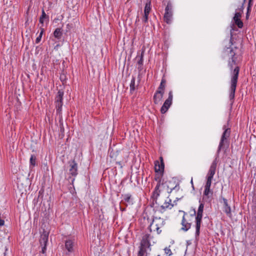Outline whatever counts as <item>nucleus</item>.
<instances>
[{
	"instance_id": "1",
	"label": "nucleus",
	"mask_w": 256,
	"mask_h": 256,
	"mask_svg": "<svg viewBox=\"0 0 256 256\" xmlns=\"http://www.w3.org/2000/svg\"><path fill=\"white\" fill-rule=\"evenodd\" d=\"M226 55L228 57V66L232 70L234 65L238 64V58L242 55L240 48L238 46L227 48L224 52Z\"/></svg>"
},
{
	"instance_id": "2",
	"label": "nucleus",
	"mask_w": 256,
	"mask_h": 256,
	"mask_svg": "<svg viewBox=\"0 0 256 256\" xmlns=\"http://www.w3.org/2000/svg\"><path fill=\"white\" fill-rule=\"evenodd\" d=\"M233 74L231 78V84L230 89V95L229 98L232 104L234 102L235 97V92L236 90L238 77L240 72V68L238 66H236L233 70Z\"/></svg>"
},
{
	"instance_id": "3",
	"label": "nucleus",
	"mask_w": 256,
	"mask_h": 256,
	"mask_svg": "<svg viewBox=\"0 0 256 256\" xmlns=\"http://www.w3.org/2000/svg\"><path fill=\"white\" fill-rule=\"evenodd\" d=\"M165 220L159 217H155L153 218L152 222L148 228L150 232H152L153 229L154 231H156L158 234H160L162 232L160 228L164 225Z\"/></svg>"
},
{
	"instance_id": "4",
	"label": "nucleus",
	"mask_w": 256,
	"mask_h": 256,
	"mask_svg": "<svg viewBox=\"0 0 256 256\" xmlns=\"http://www.w3.org/2000/svg\"><path fill=\"white\" fill-rule=\"evenodd\" d=\"M204 208V204H200L196 216V238H198L200 234V228L202 221V214Z\"/></svg>"
},
{
	"instance_id": "5",
	"label": "nucleus",
	"mask_w": 256,
	"mask_h": 256,
	"mask_svg": "<svg viewBox=\"0 0 256 256\" xmlns=\"http://www.w3.org/2000/svg\"><path fill=\"white\" fill-rule=\"evenodd\" d=\"M223 130L224 132L222 136L220 142L218 146L217 153L219 154L222 148L226 145V148L228 146V138L230 137V128H226V125L223 126Z\"/></svg>"
},
{
	"instance_id": "6",
	"label": "nucleus",
	"mask_w": 256,
	"mask_h": 256,
	"mask_svg": "<svg viewBox=\"0 0 256 256\" xmlns=\"http://www.w3.org/2000/svg\"><path fill=\"white\" fill-rule=\"evenodd\" d=\"M162 184L166 187L168 194L171 193L172 190L178 191L180 189L178 182H176V180L174 178L165 182H164V180H162Z\"/></svg>"
},
{
	"instance_id": "7",
	"label": "nucleus",
	"mask_w": 256,
	"mask_h": 256,
	"mask_svg": "<svg viewBox=\"0 0 256 256\" xmlns=\"http://www.w3.org/2000/svg\"><path fill=\"white\" fill-rule=\"evenodd\" d=\"M172 14V5L170 2H168L165 8V12L164 16V21L166 24H170Z\"/></svg>"
},
{
	"instance_id": "8",
	"label": "nucleus",
	"mask_w": 256,
	"mask_h": 256,
	"mask_svg": "<svg viewBox=\"0 0 256 256\" xmlns=\"http://www.w3.org/2000/svg\"><path fill=\"white\" fill-rule=\"evenodd\" d=\"M64 94V90H60L55 98L56 107V112L58 113H60L62 110Z\"/></svg>"
},
{
	"instance_id": "9",
	"label": "nucleus",
	"mask_w": 256,
	"mask_h": 256,
	"mask_svg": "<svg viewBox=\"0 0 256 256\" xmlns=\"http://www.w3.org/2000/svg\"><path fill=\"white\" fill-rule=\"evenodd\" d=\"M172 90L168 92V98L165 100L163 105L160 108V112L162 114H165L169 108L172 104Z\"/></svg>"
},
{
	"instance_id": "10",
	"label": "nucleus",
	"mask_w": 256,
	"mask_h": 256,
	"mask_svg": "<svg viewBox=\"0 0 256 256\" xmlns=\"http://www.w3.org/2000/svg\"><path fill=\"white\" fill-rule=\"evenodd\" d=\"M150 236L149 234H146L142 237V240H141L140 250H142L144 252L146 251V248H148L150 247Z\"/></svg>"
},
{
	"instance_id": "11",
	"label": "nucleus",
	"mask_w": 256,
	"mask_h": 256,
	"mask_svg": "<svg viewBox=\"0 0 256 256\" xmlns=\"http://www.w3.org/2000/svg\"><path fill=\"white\" fill-rule=\"evenodd\" d=\"M70 166L69 173L72 176H76L78 174V164L75 161L74 159L70 160L68 162Z\"/></svg>"
},
{
	"instance_id": "12",
	"label": "nucleus",
	"mask_w": 256,
	"mask_h": 256,
	"mask_svg": "<svg viewBox=\"0 0 256 256\" xmlns=\"http://www.w3.org/2000/svg\"><path fill=\"white\" fill-rule=\"evenodd\" d=\"M160 162L158 160L154 162V170L156 173H164V164L162 158L160 157Z\"/></svg>"
},
{
	"instance_id": "13",
	"label": "nucleus",
	"mask_w": 256,
	"mask_h": 256,
	"mask_svg": "<svg viewBox=\"0 0 256 256\" xmlns=\"http://www.w3.org/2000/svg\"><path fill=\"white\" fill-rule=\"evenodd\" d=\"M184 214L181 222V224L182 225L181 230L184 232H186L190 228L192 222L186 219V216L187 215V214L184 212Z\"/></svg>"
},
{
	"instance_id": "14",
	"label": "nucleus",
	"mask_w": 256,
	"mask_h": 256,
	"mask_svg": "<svg viewBox=\"0 0 256 256\" xmlns=\"http://www.w3.org/2000/svg\"><path fill=\"white\" fill-rule=\"evenodd\" d=\"M164 92L159 90H156L153 96L154 102L158 104L162 98Z\"/></svg>"
},
{
	"instance_id": "15",
	"label": "nucleus",
	"mask_w": 256,
	"mask_h": 256,
	"mask_svg": "<svg viewBox=\"0 0 256 256\" xmlns=\"http://www.w3.org/2000/svg\"><path fill=\"white\" fill-rule=\"evenodd\" d=\"M48 232L44 230L42 234H41L40 238V243L41 246L43 245L47 246L48 241Z\"/></svg>"
},
{
	"instance_id": "16",
	"label": "nucleus",
	"mask_w": 256,
	"mask_h": 256,
	"mask_svg": "<svg viewBox=\"0 0 256 256\" xmlns=\"http://www.w3.org/2000/svg\"><path fill=\"white\" fill-rule=\"evenodd\" d=\"M220 201V202H223L224 203V211L226 214L228 216L231 214V208L230 206L228 204V200L224 198H222Z\"/></svg>"
},
{
	"instance_id": "17",
	"label": "nucleus",
	"mask_w": 256,
	"mask_h": 256,
	"mask_svg": "<svg viewBox=\"0 0 256 256\" xmlns=\"http://www.w3.org/2000/svg\"><path fill=\"white\" fill-rule=\"evenodd\" d=\"M140 84V80L138 82L137 84L136 83V78L132 76L131 80L130 87V93L132 94L136 89L138 88Z\"/></svg>"
},
{
	"instance_id": "18",
	"label": "nucleus",
	"mask_w": 256,
	"mask_h": 256,
	"mask_svg": "<svg viewBox=\"0 0 256 256\" xmlns=\"http://www.w3.org/2000/svg\"><path fill=\"white\" fill-rule=\"evenodd\" d=\"M122 197L124 200H122L121 203L124 204L125 206H127L128 204L126 203H128L129 204H132V195L130 194H122Z\"/></svg>"
},
{
	"instance_id": "19",
	"label": "nucleus",
	"mask_w": 256,
	"mask_h": 256,
	"mask_svg": "<svg viewBox=\"0 0 256 256\" xmlns=\"http://www.w3.org/2000/svg\"><path fill=\"white\" fill-rule=\"evenodd\" d=\"M160 188L155 187L154 190L152 192V198L154 200V201H155V202L156 203V200L158 199V198L160 196Z\"/></svg>"
},
{
	"instance_id": "20",
	"label": "nucleus",
	"mask_w": 256,
	"mask_h": 256,
	"mask_svg": "<svg viewBox=\"0 0 256 256\" xmlns=\"http://www.w3.org/2000/svg\"><path fill=\"white\" fill-rule=\"evenodd\" d=\"M62 36V31L61 28H57L54 32V36L57 40H60Z\"/></svg>"
},
{
	"instance_id": "21",
	"label": "nucleus",
	"mask_w": 256,
	"mask_h": 256,
	"mask_svg": "<svg viewBox=\"0 0 256 256\" xmlns=\"http://www.w3.org/2000/svg\"><path fill=\"white\" fill-rule=\"evenodd\" d=\"M73 242L70 240H66L65 242L66 248L68 252H72L73 251Z\"/></svg>"
},
{
	"instance_id": "22",
	"label": "nucleus",
	"mask_w": 256,
	"mask_h": 256,
	"mask_svg": "<svg viewBox=\"0 0 256 256\" xmlns=\"http://www.w3.org/2000/svg\"><path fill=\"white\" fill-rule=\"evenodd\" d=\"M204 196L208 198L212 197L213 191L210 189V188H204Z\"/></svg>"
},
{
	"instance_id": "23",
	"label": "nucleus",
	"mask_w": 256,
	"mask_h": 256,
	"mask_svg": "<svg viewBox=\"0 0 256 256\" xmlns=\"http://www.w3.org/2000/svg\"><path fill=\"white\" fill-rule=\"evenodd\" d=\"M166 80L164 77V76L162 78L160 84L158 88V90L164 92V90H165V88L166 86Z\"/></svg>"
},
{
	"instance_id": "24",
	"label": "nucleus",
	"mask_w": 256,
	"mask_h": 256,
	"mask_svg": "<svg viewBox=\"0 0 256 256\" xmlns=\"http://www.w3.org/2000/svg\"><path fill=\"white\" fill-rule=\"evenodd\" d=\"M170 206V208H171L173 207L174 204H172V200L171 199L168 198V200H166L164 203V205H162L160 206V208L162 210H165L166 208H168L169 206Z\"/></svg>"
},
{
	"instance_id": "25",
	"label": "nucleus",
	"mask_w": 256,
	"mask_h": 256,
	"mask_svg": "<svg viewBox=\"0 0 256 256\" xmlns=\"http://www.w3.org/2000/svg\"><path fill=\"white\" fill-rule=\"evenodd\" d=\"M214 175L208 174L206 176V182L204 188H210L212 180Z\"/></svg>"
},
{
	"instance_id": "26",
	"label": "nucleus",
	"mask_w": 256,
	"mask_h": 256,
	"mask_svg": "<svg viewBox=\"0 0 256 256\" xmlns=\"http://www.w3.org/2000/svg\"><path fill=\"white\" fill-rule=\"evenodd\" d=\"M151 10V1L150 0H147L144 8V13L150 14Z\"/></svg>"
},
{
	"instance_id": "27",
	"label": "nucleus",
	"mask_w": 256,
	"mask_h": 256,
	"mask_svg": "<svg viewBox=\"0 0 256 256\" xmlns=\"http://www.w3.org/2000/svg\"><path fill=\"white\" fill-rule=\"evenodd\" d=\"M233 21L234 24L237 26L238 28H242L243 27L244 24L240 18H233Z\"/></svg>"
},
{
	"instance_id": "28",
	"label": "nucleus",
	"mask_w": 256,
	"mask_h": 256,
	"mask_svg": "<svg viewBox=\"0 0 256 256\" xmlns=\"http://www.w3.org/2000/svg\"><path fill=\"white\" fill-rule=\"evenodd\" d=\"M216 166H217L216 164H215V163L214 164L212 162V164L210 166V168L209 169L208 174H210L214 175V174L216 173Z\"/></svg>"
},
{
	"instance_id": "29",
	"label": "nucleus",
	"mask_w": 256,
	"mask_h": 256,
	"mask_svg": "<svg viewBox=\"0 0 256 256\" xmlns=\"http://www.w3.org/2000/svg\"><path fill=\"white\" fill-rule=\"evenodd\" d=\"M114 156H116V158H114V160L116 161V164H118V165L120 166V168H122V160H120L118 158H117V154H116L115 152H111L110 154V156L111 158H113Z\"/></svg>"
},
{
	"instance_id": "30",
	"label": "nucleus",
	"mask_w": 256,
	"mask_h": 256,
	"mask_svg": "<svg viewBox=\"0 0 256 256\" xmlns=\"http://www.w3.org/2000/svg\"><path fill=\"white\" fill-rule=\"evenodd\" d=\"M44 18L48 19V16L46 14L44 10H42V15H41V16H40V20H39L40 22L43 24H44Z\"/></svg>"
},
{
	"instance_id": "31",
	"label": "nucleus",
	"mask_w": 256,
	"mask_h": 256,
	"mask_svg": "<svg viewBox=\"0 0 256 256\" xmlns=\"http://www.w3.org/2000/svg\"><path fill=\"white\" fill-rule=\"evenodd\" d=\"M30 164L33 167L36 165V156L34 154H32L30 158Z\"/></svg>"
},
{
	"instance_id": "32",
	"label": "nucleus",
	"mask_w": 256,
	"mask_h": 256,
	"mask_svg": "<svg viewBox=\"0 0 256 256\" xmlns=\"http://www.w3.org/2000/svg\"><path fill=\"white\" fill-rule=\"evenodd\" d=\"M40 35L38 37L36 38V44H38V42H40V41L41 40V38H42V35L44 31V28H40Z\"/></svg>"
},
{
	"instance_id": "33",
	"label": "nucleus",
	"mask_w": 256,
	"mask_h": 256,
	"mask_svg": "<svg viewBox=\"0 0 256 256\" xmlns=\"http://www.w3.org/2000/svg\"><path fill=\"white\" fill-rule=\"evenodd\" d=\"M163 175L164 173H156L154 177V180L156 181H160L162 180V178Z\"/></svg>"
},
{
	"instance_id": "34",
	"label": "nucleus",
	"mask_w": 256,
	"mask_h": 256,
	"mask_svg": "<svg viewBox=\"0 0 256 256\" xmlns=\"http://www.w3.org/2000/svg\"><path fill=\"white\" fill-rule=\"evenodd\" d=\"M148 14L144 13V16L142 18V21L144 23H146L148 22Z\"/></svg>"
},
{
	"instance_id": "35",
	"label": "nucleus",
	"mask_w": 256,
	"mask_h": 256,
	"mask_svg": "<svg viewBox=\"0 0 256 256\" xmlns=\"http://www.w3.org/2000/svg\"><path fill=\"white\" fill-rule=\"evenodd\" d=\"M164 252L165 254L168 256H171L172 253L171 251V250L169 248H166L164 249Z\"/></svg>"
},
{
	"instance_id": "36",
	"label": "nucleus",
	"mask_w": 256,
	"mask_h": 256,
	"mask_svg": "<svg viewBox=\"0 0 256 256\" xmlns=\"http://www.w3.org/2000/svg\"><path fill=\"white\" fill-rule=\"evenodd\" d=\"M242 12H240L236 11V13L234 14V16L233 17V18H240L242 17Z\"/></svg>"
},
{
	"instance_id": "37",
	"label": "nucleus",
	"mask_w": 256,
	"mask_h": 256,
	"mask_svg": "<svg viewBox=\"0 0 256 256\" xmlns=\"http://www.w3.org/2000/svg\"><path fill=\"white\" fill-rule=\"evenodd\" d=\"M144 52H142L140 56V58L138 62V66H142L143 64V56H144Z\"/></svg>"
},
{
	"instance_id": "38",
	"label": "nucleus",
	"mask_w": 256,
	"mask_h": 256,
	"mask_svg": "<svg viewBox=\"0 0 256 256\" xmlns=\"http://www.w3.org/2000/svg\"><path fill=\"white\" fill-rule=\"evenodd\" d=\"M44 192V190L43 189H41L39 191L38 200H42Z\"/></svg>"
},
{
	"instance_id": "39",
	"label": "nucleus",
	"mask_w": 256,
	"mask_h": 256,
	"mask_svg": "<svg viewBox=\"0 0 256 256\" xmlns=\"http://www.w3.org/2000/svg\"><path fill=\"white\" fill-rule=\"evenodd\" d=\"M73 28V24H66V32L70 31Z\"/></svg>"
},
{
	"instance_id": "40",
	"label": "nucleus",
	"mask_w": 256,
	"mask_h": 256,
	"mask_svg": "<svg viewBox=\"0 0 256 256\" xmlns=\"http://www.w3.org/2000/svg\"><path fill=\"white\" fill-rule=\"evenodd\" d=\"M145 253H146V252H144L142 250H140L138 252V256H144V255Z\"/></svg>"
},
{
	"instance_id": "41",
	"label": "nucleus",
	"mask_w": 256,
	"mask_h": 256,
	"mask_svg": "<svg viewBox=\"0 0 256 256\" xmlns=\"http://www.w3.org/2000/svg\"><path fill=\"white\" fill-rule=\"evenodd\" d=\"M244 4H242V5L240 6V7L238 9H236V11H239L241 12H243V10H244Z\"/></svg>"
},
{
	"instance_id": "42",
	"label": "nucleus",
	"mask_w": 256,
	"mask_h": 256,
	"mask_svg": "<svg viewBox=\"0 0 256 256\" xmlns=\"http://www.w3.org/2000/svg\"><path fill=\"white\" fill-rule=\"evenodd\" d=\"M254 202L255 204V206L252 208V211L254 212L256 214V198H254Z\"/></svg>"
},
{
	"instance_id": "43",
	"label": "nucleus",
	"mask_w": 256,
	"mask_h": 256,
	"mask_svg": "<svg viewBox=\"0 0 256 256\" xmlns=\"http://www.w3.org/2000/svg\"><path fill=\"white\" fill-rule=\"evenodd\" d=\"M42 246V254H44L46 251V246H44V245H43Z\"/></svg>"
},
{
	"instance_id": "44",
	"label": "nucleus",
	"mask_w": 256,
	"mask_h": 256,
	"mask_svg": "<svg viewBox=\"0 0 256 256\" xmlns=\"http://www.w3.org/2000/svg\"><path fill=\"white\" fill-rule=\"evenodd\" d=\"M158 182H157V184H156V187H158V188H160V186L162 185V180H160V181H156Z\"/></svg>"
},
{
	"instance_id": "45",
	"label": "nucleus",
	"mask_w": 256,
	"mask_h": 256,
	"mask_svg": "<svg viewBox=\"0 0 256 256\" xmlns=\"http://www.w3.org/2000/svg\"><path fill=\"white\" fill-rule=\"evenodd\" d=\"M192 214H190V216H196V210L194 208H192Z\"/></svg>"
},
{
	"instance_id": "46",
	"label": "nucleus",
	"mask_w": 256,
	"mask_h": 256,
	"mask_svg": "<svg viewBox=\"0 0 256 256\" xmlns=\"http://www.w3.org/2000/svg\"><path fill=\"white\" fill-rule=\"evenodd\" d=\"M192 214H190V216H196V210L194 208H192Z\"/></svg>"
},
{
	"instance_id": "47",
	"label": "nucleus",
	"mask_w": 256,
	"mask_h": 256,
	"mask_svg": "<svg viewBox=\"0 0 256 256\" xmlns=\"http://www.w3.org/2000/svg\"><path fill=\"white\" fill-rule=\"evenodd\" d=\"M154 204H157V202L156 203L155 202V201H154V200L152 199V202L150 204V206L152 208L154 207Z\"/></svg>"
},
{
	"instance_id": "48",
	"label": "nucleus",
	"mask_w": 256,
	"mask_h": 256,
	"mask_svg": "<svg viewBox=\"0 0 256 256\" xmlns=\"http://www.w3.org/2000/svg\"><path fill=\"white\" fill-rule=\"evenodd\" d=\"M251 6H248V8H247V12H248V13H250V12H251Z\"/></svg>"
},
{
	"instance_id": "49",
	"label": "nucleus",
	"mask_w": 256,
	"mask_h": 256,
	"mask_svg": "<svg viewBox=\"0 0 256 256\" xmlns=\"http://www.w3.org/2000/svg\"><path fill=\"white\" fill-rule=\"evenodd\" d=\"M252 2L253 0H248V6H250L252 7Z\"/></svg>"
},
{
	"instance_id": "50",
	"label": "nucleus",
	"mask_w": 256,
	"mask_h": 256,
	"mask_svg": "<svg viewBox=\"0 0 256 256\" xmlns=\"http://www.w3.org/2000/svg\"><path fill=\"white\" fill-rule=\"evenodd\" d=\"M218 160L217 158H216L212 162V163H214H214H215V164H218Z\"/></svg>"
},
{
	"instance_id": "51",
	"label": "nucleus",
	"mask_w": 256,
	"mask_h": 256,
	"mask_svg": "<svg viewBox=\"0 0 256 256\" xmlns=\"http://www.w3.org/2000/svg\"><path fill=\"white\" fill-rule=\"evenodd\" d=\"M250 13H248V12H246V18L248 19L250 16Z\"/></svg>"
},
{
	"instance_id": "52",
	"label": "nucleus",
	"mask_w": 256,
	"mask_h": 256,
	"mask_svg": "<svg viewBox=\"0 0 256 256\" xmlns=\"http://www.w3.org/2000/svg\"><path fill=\"white\" fill-rule=\"evenodd\" d=\"M138 68L140 71L142 70V66H138Z\"/></svg>"
},
{
	"instance_id": "53",
	"label": "nucleus",
	"mask_w": 256,
	"mask_h": 256,
	"mask_svg": "<svg viewBox=\"0 0 256 256\" xmlns=\"http://www.w3.org/2000/svg\"><path fill=\"white\" fill-rule=\"evenodd\" d=\"M60 132H64V128L63 126L62 127H60Z\"/></svg>"
},
{
	"instance_id": "54",
	"label": "nucleus",
	"mask_w": 256,
	"mask_h": 256,
	"mask_svg": "<svg viewBox=\"0 0 256 256\" xmlns=\"http://www.w3.org/2000/svg\"><path fill=\"white\" fill-rule=\"evenodd\" d=\"M232 42H233V39L231 37L230 38V42L232 43V45H234L233 43H232Z\"/></svg>"
},
{
	"instance_id": "55",
	"label": "nucleus",
	"mask_w": 256,
	"mask_h": 256,
	"mask_svg": "<svg viewBox=\"0 0 256 256\" xmlns=\"http://www.w3.org/2000/svg\"><path fill=\"white\" fill-rule=\"evenodd\" d=\"M190 182L192 184V188H194V185H193L192 179Z\"/></svg>"
},
{
	"instance_id": "56",
	"label": "nucleus",
	"mask_w": 256,
	"mask_h": 256,
	"mask_svg": "<svg viewBox=\"0 0 256 256\" xmlns=\"http://www.w3.org/2000/svg\"><path fill=\"white\" fill-rule=\"evenodd\" d=\"M139 20H140V19L138 18V17H137L136 20V22H137L138 21H139Z\"/></svg>"
},
{
	"instance_id": "57",
	"label": "nucleus",
	"mask_w": 256,
	"mask_h": 256,
	"mask_svg": "<svg viewBox=\"0 0 256 256\" xmlns=\"http://www.w3.org/2000/svg\"><path fill=\"white\" fill-rule=\"evenodd\" d=\"M246 0H244V2L242 4H244L245 2H246Z\"/></svg>"
},
{
	"instance_id": "58",
	"label": "nucleus",
	"mask_w": 256,
	"mask_h": 256,
	"mask_svg": "<svg viewBox=\"0 0 256 256\" xmlns=\"http://www.w3.org/2000/svg\"><path fill=\"white\" fill-rule=\"evenodd\" d=\"M6 256V252L4 253V256Z\"/></svg>"
},
{
	"instance_id": "59",
	"label": "nucleus",
	"mask_w": 256,
	"mask_h": 256,
	"mask_svg": "<svg viewBox=\"0 0 256 256\" xmlns=\"http://www.w3.org/2000/svg\"><path fill=\"white\" fill-rule=\"evenodd\" d=\"M120 210H125V209L124 208V209L122 210V209L120 208Z\"/></svg>"
},
{
	"instance_id": "60",
	"label": "nucleus",
	"mask_w": 256,
	"mask_h": 256,
	"mask_svg": "<svg viewBox=\"0 0 256 256\" xmlns=\"http://www.w3.org/2000/svg\"><path fill=\"white\" fill-rule=\"evenodd\" d=\"M156 256H160V254H158V255H157Z\"/></svg>"
},
{
	"instance_id": "61",
	"label": "nucleus",
	"mask_w": 256,
	"mask_h": 256,
	"mask_svg": "<svg viewBox=\"0 0 256 256\" xmlns=\"http://www.w3.org/2000/svg\"><path fill=\"white\" fill-rule=\"evenodd\" d=\"M254 198H256V197H255Z\"/></svg>"
}]
</instances>
